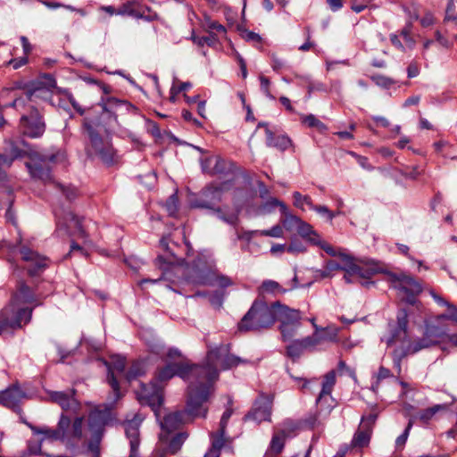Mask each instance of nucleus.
<instances>
[{"mask_svg": "<svg viewBox=\"0 0 457 457\" xmlns=\"http://www.w3.org/2000/svg\"><path fill=\"white\" fill-rule=\"evenodd\" d=\"M261 288L262 292L273 294L275 295L284 294L287 291L277 281L270 279L264 280Z\"/></svg>", "mask_w": 457, "mask_h": 457, "instance_id": "obj_44", "label": "nucleus"}, {"mask_svg": "<svg viewBox=\"0 0 457 457\" xmlns=\"http://www.w3.org/2000/svg\"><path fill=\"white\" fill-rule=\"evenodd\" d=\"M55 216L57 217V226H65L67 228H71V226L75 227L78 229V237L84 239V244L87 245H91V241L87 238V236L84 229L81 227V223L79 220L71 212H69L66 214V217L62 221L61 217H59L58 212H54Z\"/></svg>", "mask_w": 457, "mask_h": 457, "instance_id": "obj_25", "label": "nucleus"}, {"mask_svg": "<svg viewBox=\"0 0 457 457\" xmlns=\"http://www.w3.org/2000/svg\"><path fill=\"white\" fill-rule=\"evenodd\" d=\"M261 90L270 99L274 100L275 96L270 91V81L267 77L260 76Z\"/></svg>", "mask_w": 457, "mask_h": 457, "instance_id": "obj_61", "label": "nucleus"}, {"mask_svg": "<svg viewBox=\"0 0 457 457\" xmlns=\"http://www.w3.org/2000/svg\"><path fill=\"white\" fill-rule=\"evenodd\" d=\"M183 412L175 411L168 413L160 421L162 432L160 435L161 440H166L168 434L177 430L183 423Z\"/></svg>", "mask_w": 457, "mask_h": 457, "instance_id": "obj_21", "label": "nucleus"}, {"mask_svg": "<svg viewBox=\"0 0 457 457\" xmlns=\"http://www.w3.org/2000/svg\"><path fill=\"white\" fill-rule=\"evenodd\" d=\"M71 427V420L68 416L63 413L61 415L57 428H39L37 427H31V429L34 434H41L45 436V438H48L51 440H60L65 443L66 438H68L67 430Z\"/></svg>", "mask_w": 457, "mask_h": 457, "instance_id": "obj_15", "label": "nucleus"}, {"mask_svg": "<svg viewBox=\"0 0 457 457\" xmlns=\"http://www.w3.org/2000/svg\"><path fill=\"white\" fill-rule=\"evenodd\" d=\"M225 434H221V429H219L216 433H211L212 445L204 457H220V450L224 446Z\"/></svg>", "mask_w": 457, "mask_h": 457, "instance_id": "obj_30", "label": "nucleus"}, {"mask_svg": "<svg viewBox=\"0 0 457 457\" xmlns=\"http://www.w3.org/2000/svg\"><path fill=\"white\" fill-rule=\"evenodd\" d=\"M272 401L266 395H261L254 403L251 412L245 417L247 420H253L258 423L270 421L271 416Z\"/></svg>", "mask_w": 457, "mask_h": 457, "instance_id": "obj_17", "label": "nucleus"}, {"mask_svg": "<svg viewBox=\"0 0 457 457\" xmlns=\"http://www.w3.org/2000/svg\"><path fill=\"white\" fill-rule=\"evenodd\" d=\"M228 182H225L220 186H209L203 191L201 197L192 203V206L195 208L214 210V206L221 200L223 191L228 190Z\"/></svg>", "mask_w": 457, "mask_h": 457, "instance_id": "obj_11", "label": "nucleus"}, {"mask_svg": "<svg viewBox=\"0 0 457 457\" xmlns=\"http://www.w3.org/2000/svg\"><path fill=\"white\" fill-rule=\"evenodd\" d=\"M393 377L389 369L380 366L377 374V380L372 385V390L376 392L378 389L379 382L383 379Z\"/></svg>", "mask_w": 457, "mask_h": 457, "instance_id": "obj_52", "label": "nucleus"}, {"mask_svg": "<svg viewBox=\"0 0 457 457\" xmlns=\"http://www.w3.org/2000/svg\"><path fill=\"white\" fill-rule=\"evenodd\" d=\"M303 352L299 339L291 340V343L287 346V353L293 360L299 358Z\"/></svg>", "mask_w": 457, "mask_h": 457, "instance_id": "obj_47", "label": "nucleus"}, {"mask_svg": "<svg viewBox=\"0 0 457 457\" xmlns=\"http://www.w3.org/2000/svg\"><path fill=\"white\" fill-rule=\"evenodd\" d=\"M339 258L343 262L342 265L333 260L326 262V268L331 273L336 270H344L350 274H358L361 278L368 279L377 273L384 272L386 281L411 304L415 303V296L422 291L421 284L405 272L384 271L374 262H367L361 265L356 262L354 257L348 253H340Z\"/></svg>", "mask_w": 457, "mask_h": 457, "instance_id": "obj_3", "label": "nucleus"}, {"mask_svg": "<svg viewBox=\"0 0 457 457\" xmlns=\"http://www.w3.org/2000/svg\"><path fill=\"white\" fill-rule=\"evenodd\" d=\"M117 15L130 16L136 19H143L144 14L136 8L135 1H127L123 3L119 8Z\"/></svg>", "mask_w": 457, "mask_h": 457, "instance_id": "obj_33", "label": "nucleus"}, {"mask_svg": "<svg viewBox=\"0 0 457 457\" xmlns=\"http://www.w3.org/2000/svg\"><path fill=\"white\" fill-rule=\"evenodd\" d=\"M209 300L212 305L216 308H220L224 300V293L220 291H215L210 295Z\"/></svg>", "mask_w": 457, "mask_h": 457, "instance_id": "obj_63", "label": "nucleus"}, {"mask_svg": "<svg viewBox=\"0 0 457 457\" xmlns=\"http://www.w3.org/2000/svg\"><path fill=\"white\" fill-rule=\"evenodd\" d=\"M302 316L299 310L291 309L287 305L275 302V321L278 320L280 325L300 323Z\"/></svg>", "mask_w": 457, "mask_h": 457, "instance_id": "obj_19", "label": "nucleus"}, {"mask_svg": "<svg viewBox=\"0 0 457 457\" xmlns=\"http://www.w3.org/2000/svg\"><path fill=\"white\" fill-rule=\"evenodd\" d=\"M454 10H455L454 0H449L448 4H447L446 10H445V21H457V15L454 14Z\"/></svg>", "mask_w": 457, "mask_h": 457, "instance_id": "obj_64", "label": "nucleus"}, {"mask_svg": "<svg viewBox=\"0 0 457 457\" xmlns=\"http://www.w3.org/2000/svg\"><path fill=\"white\" fill-rule=\"evenodd\" d=\"M187 438V434L181 432L177 434L170 442L168 449L171 453H176L180 450L185 440Z\"/></svg>", "mask_w": 457, "mask_h": 457, "instance_id": "obj_48", "label": "nucleus"}, {"mask_svg": "<svg viewBox=\"0 0 457 457\" xmlns=\"http://www.w3.org/2000/svg\"><path fill=\"white\" fill-rule=\"evenodd\" d=\"M254 235H262L271 237H281L283 236V230L279 225H276L273 226L270 229L246 231L243 234L242 238L250 240Z\"/></svg>", "mask_w": 457, "mask_h": 457, "instance_id": "obj_34", "label": "nucleus"}, {"mask_svg": "<svg viewBox=\"0 0 457 457\" xmlns=\"http://www.w3.org/2000/svg\"><path fill=\"white\" fill-rule=\"evenodd\" d=\"M108 413L101 410H94L88 418L89 429L92 431L96 442L90 443L88 447L93 453H98V443L103 434Z\"/></svg>", "mask_w": 457, "mask_h": 457, "instance_id": "obj_14", "label": "nucleus"}, {"mask_svg": "<svg viewBox=\"0 0 457 457\" xmlns=\"http://www.w3.org/2000/svg\"><path fill=\"white\" fill-rule=\"evenodd\" d=\"M284 215L285 219L282 220L283 227L288 231L296 230L301 221V219L295 215L289 213L287 209V214Z\"/></svg>", "mask_w": 457, "mask_h": 457, "instance_id": "obj_49", "label": "nucleus"}, {"mask_svg": "<svg viewBox=\"0 0 457 457\" xmlns=\"http://www.w3.org/2000/svg\"><path fill=\"white\" fill-rule=\"evenodd\" d=\"M213 162H215L214 155L201 160V167L204 173L212 174Z\"/></svg>", "mask_w": 457, "mask_h": 457, "instance_id": "obj_60", "label": "nucleus"}, {"mask_svg": "<svg viewBox=\"0 0 457 457\" xmlns=\"http://www.w3.org/2000/svg\"><path fill=\"white\" fill-rule=\"evenodd\" d=\"M23 261L31 262L29 268V273L31 276L36 275L40 270L46 267V260L45 257L38 255L36 252L26 246H22L20 250Z\"/></svg>", "mask_w": 457, "mask_h": 457, "instance_id": "obj_22", "label": "nucleus"}, {"mask_svg": "<svg viewBox=\"0 0 457 457\" xmlns=\"http://www.w3.org/2000/svg\"><path fill=\"white\" fill-rule=\"evenodd\" d=\"M407 328V312L403 309L399 310L396 314V320L388 322L387 333L381 337V341L385 342L387 347H395L392 357L398 374L401 373V362L403 358L443 342L445 335V331L441 328L431 326L427 327L421 337L411 340Z\"/></svg>", "mask_w": 457, "mask_h": 457, "instance_id": "obj_2", "label": "nucleus"}, {"mask_svg": "<svg viewBox=\"0 0 457 457\" xmlns=\"http://www.w3.org/2000/svg\"><path fill=\"white\" fill-rule=\"evenodd\" d=\"M58 187L62 191V193L66 196V198L70 201L75 199L78 195V191L74 187H65L63 185L58 184Z\"/></svg>", "mask_w": 457, "mask_h": 457, "instance_id": "obj_62", "label": "nucleus"}, {"mask_svg": "<svg viewBox=\"0 0 457 457\" xmlns=\"http://www.w3.org/2000/svg\"><path fill=\"white\" fill-rule=\"evenodd\" d=\"M56 159V154L43 156L35 154L31 156L29 162H26V167L32 179L47 182L52 179L49 163L55 162Z\"/></svg>", "mask_w": 457, "mask_h": 457, "instance_id": "obj_8", "label": "nucleus"}, {"mask_svg": "<svg viewBox=\"0 0 457 457\" xmlns=\"http://www.w3.org/2000/svg\"><path fill=\"white\" fill-rule=\"evenodd\" d=\"M275 322V303L269 305L255 301L238 323L240 331H259L271 327Z\"/></svg>", "mask_w": 457, "mask_h": 457, "instance_id": "obj_5", "label": "nucleus"}, {"mask_svg": "<svg viewBox=\"0 0 457 457\" xmlns=\"http://www.w3.org/2000/svg\"><path fill=\"white\" fill-rule=\"evenodd\" d=\"M246 360L230 353L229 345H220L210 348L204 363L195 365V381L191 382L190 398L187 403V412L193 417L205 418L208 409L204 407L214 390L220 371L245 363Z\"/></svg>", "mask_w": 457, "mask_h": 457, "instance_id": "obj_1", "label": "nucleus"}, {"mask_svg": "<svg viewBox=\"0 0 457 457\" xmlns=\"http://www.w3.org/2000/svg\"><path fill=\"white\" fill-rule=\"evenodd\" d=\"M297 78H300L308 84V96H310L314 91L327 92V87L322 82L312 81L309 76H297Z\"/></svg>", "mask_w": 457, "mask_h": 457, "instance_id": "obj_46", "label": "nucleus"}, {"mask_svg": "<svg viewBox=\"0 0 457 457\" xmlns=\"http://www.w3.org/2000/svg\"><path fill=\"white\" fill-rule=\"evenodd\" d=\"M24 395L19 386H10L0 392V404L13 409L18 406Z\"/></svg>", "mask_w": 457, "mask_h": 457, "instance_id": "obj_24", "label": "nucleus"}, {"mask_svg": "<svg viewBox=\"0 0 457 457\" xmlns=\"http://www.w3.org/2000/svg\"><path fill=\"white\" fill-rule=\"evenodd\" d=\"M84 127L88 134L90 144L87 152L91 156L98 157L104 163L110 164L113 161L114 150L108 140L103 139L87 123Z\"/></svg>", "mask_w": 457, "mask_h": 457, "instance_id": "obj_7", "label": "nucleus"}, {"mask_svg": "<svg viewBox=\"0 0 457 457\" xmlns=\"http://www.w3.org/2000/svg\"><path fill=\"white\" fill-rule=\"evenodd\" d=\"M401 36L403 37L406 46L412 49L415 46V40L411 36V26L407 25L401 31Z\"/></svg>", "mask_w": 457, "mask_h": 457, "instance_id": "obj_59", "label": "nucleus"}, {"mask_svg": "<svg viewBox=\"0 0 457 457\" xmlns=\"http://www.w3.org/2000/svg\"><path fill=\"white\" fill-rule=\"evenodd\" d=\"M145 373V364L142 361H135L129 372L127 373V379L132 380Z\"/></svg>", "mask_w": 457, "mask_h": 457, "instance_id": "obj_50", "label": "nucleus"}, {"mask_svg": "<svg viewBox=\"0 0 457 457\" xmlns=\"http://www.w3.org/2000/svg\"><path fill=\"white\" fill-rule=\"evenodd\" d=\"M371 433L372 431L370 428H361V426H359V428L352 440L351 446L353 448H362L368 445L370 440Z\"/></svg>", "mask_w": 457, "mask_h": 457, "instance_id": "obj_32", "label": "nucleus"}, {"mask_svg": "<svg viewBox=\"0 0 457 457\" xmlns=\"http://www.w3.org/2000/svg\"><path fill=\"white\" fill-rule=\"evenodd\" d=\"M304 351H312L319 345V339H317L315 332L309 337L299 339Z\"/></svg>", "mask_w": 457, "mask_h": 457, "instance_id": "obj_51", "label": "nucleus"}, {"mask_svg": "<svg viewBox=\"0 0 457 457\" xmlns=\"http://www.w3.org/2000/svg\"><path fill=\"white\" fill-rule=\"evenodd\" d=\"M104 363L108 370L107 382L112 389V393L114 395V402H116L121 397V393L120 390L118 379L115 377V373H123L126 367V360L122 356L115 355L112 357V361L110 362L105 361Z\"/></svg>", "mask_w": 457, "mask_h": 457, "instance_id": "obj_12", "label": "nucleus"}, {"mask_svg": "<svg viewBox=\"0 0 457 457\" xmlns=\"http://www.w3.org/2000/svg\"><path fill=\"white\" fill-rule=\"evenodd\" d=\"M276 207H279L282 214H287V205L277 198L271 197L262 204L259 212L262 214L272 212Z\"/></svg>", "mask_w": 457, "mask_h": 457, "instance_id": "obj_37", "label": "nucleus"}, {"mask_svg": "<svg viewBox=\"0 0 457 457\" xmlns=\"http://www.w3.org/2000/svg\"><path fill=\"white\" fill-rule=\"evenodd\" d=\"M33 307L18 306L10 302L0 312V335L21 328L32 317Z\"/></svg>", "mask_w": 457, "mask_h": 457, "instance_id": "obj_6", "label": "nucleus"}, {"mask_svg": "<svg viewBox=\"0 0 457 457\" xmlns=\"http://www.w3.org/2000/svg\"><path fill=\"white\" fill-rule=\"evenodd\" d=\"M11 303L18 306H24L27 303H34L35 306L40 304V303H37L34 292L23 281L18 283Z\"/></svg>", "mask_w": 457, "mask_h": 457, "instance_id": "obj_20", "label": "nucleus"}, {"mask_svg": "<svg viewBox=\"0 0 457 457\" xmlns=\"http://www.w3.org/2000/svg\"><path fill=\"white\" fill-rule=\"evenodd\" d=\"M169 243H170V240L166 237H162V239L160 240V246L162 247V249L163 251H165L167 253V255H165V256L159 255L157 257V261L160 262L173 264L178 261V259L176 258V254L173 252V250L170 248Z\"/></svg>", "mask_w": 457, "mask_h": 457, "instance_id": "obj_35", "label": "nucleus"}, {"mask_svg": "<svg viewBox=\"0 0 457 457\" xmlns=\"http://www.w3.org/2000/svg\"><path fill=\"white\" fill-rule=\"evenodd\" d=\"M299 428L300 425L297 422L292 420H286L280 424L279 428H276L275 430H277L286 438H290L295 436V433Z\"/></svg>", "mask_w": 457, "mask_h": 457, "instance_id": "obj_38", "label": "nucleus"}, {"mask_svg": "<svg viewBox=\"0 0 457 457\" xmlns=\"http://www.w3.org/2000/svg\"><path fill=\"white\" fill-rule=\"evenodd\" d=\"M319 344L323 342H332L337 337V328H320V331L315 332Z\"/></svg>", "mask_w": 457, "mask_h": 457, "instance_id": "obj_42", "label": "nucleus"}, {"mask_svg": "<svg viewBox=\"0 0 457 457\" xmlns=\"http://www.w3.org/2000/svg\"><path fill=\"white\" fill-rule=\"evenodd\" d=\"M76 391H48L47 395L51 402L57 403L64 411L77 413L80 409V403L75 397Z\"/></svg>", "mask_w": 457, "mask_h": 457, "instance_id": "obj_13", "label": "nucleus"}, {"mask_svg": "<svg viewBox=\"0 0 457 457\" xmlns=\"http://www.w3.org/2000/svg\"><path fill=\"white\" fill-rule=\"evenodd\" d=\"M448 409V404H436L432 407L427 408L419 411L416 415L412 416L413 423L415 420L420 421L422 424L427 425L433 420V418L441 411H445Z\"/></svg>", "mask_w": 457, "mask_h": 457, "instance_id": "obj_26", "label": "nucleus"}, {"mask_svg": "<svg viewBox=\"0 0 457 457\" xmlns=\"http://www.w3.org/2000/svg\"><path fill=\"white\" fill-rule=\"evenodd\" d=\"M412 426H413V419H410L408 425H407L406 428L404 429L403 433L402 435H400L395 440L396 446L399 447V446H403L405 445Z\"/></svg>", "mask_w": 457, "mask_h": 457, "instance_id": "obj_55", "label": "nucleus"}, {"mask_svg": "<svg viewBox=\"0 0 457 457\" xmlns=\"http://www.w3.org/2000/svg\"><path fill=\"white\" fill-rule=\"evenodd\" d=\"M294 204L297 208L304 210V205H307L309 209H312L314 204L309 195H303L301 193L295 191L293 193Z\"/></svg>", "mask_w": 457, "mask_h": 457, "instance_id": "obj_45", "label": "nucleus"}, {"mask_svg": "<svg viewBox=\"0 0 457 457\" xmlns=\"http://www.w3.org/2000/svg\"><path fill=\"white\" fill-rule=\"evenodd\" d=\"M56 87L55 78L49 73L41 75L38 79L33 84L32 89L29 91V98L32 99L33 96H37V93L43 88L51 90Z\"/></svg>", "mask_w": 457, "mask_h": 457, "instance_id": "obj_27", "label": "nucleus"}, {"mask_svg": "<svg viewBox=\"0 0 457 457\" xmlns=\"http://www.w3.org/2000/svg\"><path fill=\"white\" fill-rule=\"evenodd\" d=\"M20 126L22 133L31 138L40 137L46 130L39 111L33 106H30L29 114L21 116Z\"/></svg>", "mask_w": 457, "mask_h": 457, "instance_id": "obj_10", "label": "nucleus"}, {"mask_svg": "<svg viewBox=\"0 0 457 457\" xmlns=\"http://www.w3.org/2000/svg\"><path fill=\"white\" fill-rule=\"evenodd\" d=\"M166 209L170 216H174L178 211V196L171 195L165 204Z\"/></svg>", "mask_w": 457, "mask_h": 457, "instance_id": "obj_57", "label": "nucleus"}, {"mask_svg": "<svg viewBox=\"0 0 457 457\" xmlns=\"http://www.w3.org/2000/svg\"><path fill=\"white\" fill-rule=\"evenodd\" d=\"M137 399L141 404L149 405L158 416V409L162 404L163 398L162 390L155 386L143 385L141 390L137 393Z\"/></svg>", "mask_w": 457, "mask_h": 457, "instance_id": "obj_16", "label": "nucleus"}, {"mask_svg": "<svg viewBox=\"0 0 457 457\" xmlns=\"http://www.w3.org/2000/svg\"><path fill=\"white\" fill-rule=\"evenodd\" d=\"M287 439V438H286L284 436H282L277 430L274 429L267 453H271L275 455L279 454L284 449Z\"/></svg>", "mask_w": 457, "mask_h": 457, "instance_id": "obj_36", "label": "nucleus"}, {"mask_svg": "<svg viewBox=\"0 0 457 457\" xmlns=\"http://www.w3.org/2000/svg\"><path fill=\"white\" fill-rule=\"evenodd\" d=\"M83 417H77L71 425V428H68L67 435L68 438H66L65 443L68 445H74L77 442L80 441L83 436Z\"/></svg>", "mask_w": 457, "mask_h": 457, "instance_id": "obj_28", "label": "nucleus"}, {"mask_svg": "<svg viewBox=\"0 0 457 457\" xmlns=\"http://www.w3.org/2000/svg\"><path fill=\"white\" fill-rule=\"evenodd\" d=\"M266 144L270 147H275L280 151H285L291 145L292 142L287 136H275L273 132L266 127Z\"/></svg>", "mask_w": 457, "mask_h": 457, "instance_id": "obj_29", "label": "nucleus"}, {"mask_svg": "<svg viewBox=\"0 0 457 457\" xmlns=\"http://www.w3.org/2000/svg\"><path fill=\"white\" fill-rule=\"evenodd\" d=\"M371 79L377 86L384 88H389L395 84L392 79L384 75H374Z\"/></svg>", "mask_w": 457, "mask_h": 457, "instance_id": "obj_53", "label": "nucleus"}, {"mask_svg": "<svg viewBox=\"0 0 457 457\" xmlns=\"http://www.w3.org/2000/svg\"><path fill=\"white\" fill-rule=\"evenodd\" d=\"M301 121L309 128H315L320 133H324L328 129L327 125L313 114L302 115Z\"/></svg>", "mask_w": 457, "mask_h": 457, "instance_id": "obj_39", "label": "nucleus"}, {"mask_svg": "<svg viewBox=\"0 0 457 457\" xmlns=\"http://www.w3.org/2000/svg\"><path fill=\"white\" fill-rule=\"evenodd\" d=\"M175 269L176 273H181L184 276L179 281L181 285L218 286L226 288L233 284L231 278L219 273L212 262L203 253L184 268L176 267Z\"/></svg>", "mask_w": 457, "mask_h": 457, "instance_id": "obj_4", "label": "nucleus"}, {"mask_svg": "<svg viewBox=\"0 0 457 457\" xmlns=\"http://www.w3.org/2000/svg\"><path fill=\"white\" fill-rule=\"evenodd\" d=\"M26 145L23 140H5L4 153L2 154L6 156L7 159H10V162L12 164L16 159L22 158L27 154Z\"/></svg>", "mask_w": 457, "mask_h": 457, "instance_id": "obj_23", "label": "nucleus"}, {"mask_svg": "<svg viewBox=\"0 0 457 457\" xmlns=\"http://www.w3.org/2000/svg\"><path fill=\"white\" fill-rule=\"evenodd\" d=\"M141 420H142L137 415H135L131 420L124 422L125 433L130 445L129 457H136V453L139 446V426Z\"/></svg>", "mask_w": 457, "mask_h": 457, "instance_id": "obj_18", "label": "nucleus"}, {"mask_svg": "<svg viewBox=\"0 0 457 457\" xmlns=\"http://www.w3.org/2000/svg\"><path fill=\"white\" fill-rule=\"evenodd\" d=\"M312 211H315L320 215L325 217L328 221H332L333 219L337 216V214H339V212H333L328 210V208L325 205H315L312 209Z\"/></svg>", "mask_w": 457, "mask_h": 457, "instance_id": "obj_54", "label": "nucleus"}, {"mask_svg": "<svg viewBox=\"0 0 457 457\" xmlns=\"http://www.w3.org/2000/svg\"><path fill=\"white\" fill-rule=\"evenodd\" d=\"M232 170V164L229 162L220 158V156H215V162H213V169L212 175H221L228 174Z\"/></svg>", "mask_w": 457, "mask_h": 457, "instance_id": "obj_41", "label": "nucleus"}, {"mask_svg": "<svg viewBox=\"0 0 457 457\" xmlns=\"http://www.w3.org/2000/svg\"><path fill=\"white\" fill-rule=\"evenodd\" d=\"M378 414L370 413L367 416H362L360 426L364 428H370L372 431L373 426L377 420Z\"/></svg>", "mask_w": 457, "mask_h": 457, "instance_id": "obj_58", "label": "nucleus"}, {"mask_svg": "<svg viewBox=\"0 0 457 457\" xmlns=\"http://www.w3.org/2000/svg\"><path fill=\"white\" fill-rule=\"evenodd\" d=\"M174 376H179L189 382L188 398H190L191 382L195 381V365H191L188 362L169 363L158 372V379L160 381L169 380ZM188 401L189 399H187Z\"/></svg>", "mask_w": 457, "mask_h": 457, "instance_id": "obj_9", "label": "nucleus"}, {"mask_svg": "<svg viewBox=\"0 0 457 457\" xmlns=\"http://www.w3.org/2000/svg\"><path fill=\"white\" fill-rule=\"evenodd\" d=\"M301 327V322L296 324L279 325V330L281 333L282 340L284 342L291 341L297 334L298 329Z\"/></svg>", "mask_w": 457, "mask_h": 457, "instance_id": "obj_40", "label": "nucleus"}, {"mask_svg": "<svg viewBox=\"0 0 457 457\" xmlns=\"http://www.w3.org/2000/svg\"><path fill=\"white\" fill-rule=\"evenodd\" d=\"M203 26L210 33L215 31L217 34L225 35L227 32V29L223 25L212 20L209 16L204 17Z\"/></svg>", "mask_w": 457, "mask_h": 457, "instance_id": "obj_43", "label": "nucleus"}, {"mask_svg": "<svg viewBox=\"0 0 457 457\" xmlns=\"http://www.w3.org/2000/svg\"><path fill=\"white\" fill-rule=\"evenodd\" d=\"M335 384H336V371L330 370L323 378L322 387H321V391L317 398V403H320L325 397L330 396Z\"/></svg>", "mask_w": 457, "mask_h": 457, "instance_id": "obj_31", "label": "nucleus"}, {"mask_svg": "<svg viewBox=\"0 0 457 457\" xmlns=\"http://www.w3.org/2000/svg\"><path fill=\"white\" fill-rule=\"evenodd\" d=\"M296 231L303 238H307L313 233L312 227L303 220H301Z\"/></svg>", "mask_w": 457, "mask_h": 457, "instance_id": "obj_56", "label": "nucleus"}]
</instances>
